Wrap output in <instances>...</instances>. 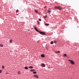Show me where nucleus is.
Returning a JSON list of instances; mask_svg holds the SVG:
<instances>
[{
  "label": "nucleus",
  "instance_id": "obj_1",
  "mask_svg": "<svg viewBox=\"0 0 79 79\" xmlns=\"http://www.w3.org/2000/svg\"><path fill=\"white\" fill-rule=\"evenodd\" d=\"M54 8L57 9V10H62V8L60 6H55Z\"/></svg>",
  "mask_w": 79,
  "mask_h": 79
},
{
  "label": "nucleus",
  "instance_id": "obj_2",
  "mask_svg": "<svg viewBox=\"0 0 79 79\" xmlns=\"http://www.w3.org/2000/svg\"><path fill=\"white\" fill-rule=\"evenodd\" d=\"M69 61H70V63H71V64H74V62L73 61V60H69Z\"/></svg>",
  "mask_w": 79,
  "mask_h": 79
},
{
  "label": "nucleus",
  "instance_id": "obj_3",
  "mask_svg": "<svg viewBox=\"0 0 79 79\" xmlns=\"http://www.w3.org/2000/svg\"><path fill=\"white\" fill-rule=\"evenodd\" d=\"M40 34H42V35H44L45 34V33L42 31H40Z\"/></svg>",
  "mask_w": 79,
  "mask_h": 79
},
{
  "label": "nucleus",
  "instance_id": "obj_4",
  "mask_svg": "<svg viewBox=\"0 0 79 79\" xmlns=\"http://www.w3.org/2000/svg\"><path fill=\"white\" fill-rule=\"evenodd\" d=\"M34 77H35L37 79L39 78V77L38 76H37V75H34L33 76Z\"/></svg>",
  "mask_w": 79,
  "mask_h": 79
},
{
  "label": "nucleus",
  "instance_id": "obj_5",
  "mask_svg": "<svg viewBox=\"0 0 79 79\" xmlns=\"http://www.w3.org/2000/svg\"><path fill=\"white\" fill-rule=\"evenodd\" d=\"M41 65L43 67H45V65L44 64H41Z\"/></svg>",
  "mask_w": 79,
  "mask_h": 79
},
{
  "label": "nucleus",
  "instance_id": "obj_6",
  "mask_svg": "<svg viewBox=\"0 0 79 79\" xmlns=\"http://www.w3.org/2000/svg\"><path fill=\"white\" fill-rule=\"evenodd\" d=\"M34 29L36 31H37V32H39V30H38L36 28V27H34Z\"/></svg>",
  "mask_w": 79,
  "mask_h": 79
},
{
  "label": "nucleus",
  "instance_id": "obj_7",
  "mask_svg": "<svg viewBox=\"0 0 79 79\" xmlns=\"http://www.w3.org/2000/svg\"><path fill=\"white\" fill-rule=\"evenodd\" d=\"M51 11H52L51 10H50V9H49L48 10V13H50V12H51Z\"/></svg>",
  "mask_w": 79,
  "mask_h": 79
},
{
  "label": "nucleus",
  "instance_id": "obj_8",
  "mask_svg": "<svg viewBox=\"0 0 79 79\" xmlns=\"http://www.w3.org/2000/svg\"><path fill=\"white\" fill-rule=\"evenodd\" d=\"M41 57H45V55H44V54H42L41 55Z\"/></svg>",
  "mask_w": 79,
  "mask_h": 79
},
{
  "label": "nucleus",
  "instance_id": "obj_9",
  "mask_svg": "<svg viewBox=\"0 0 79 79\" xmlns=\"http://www.w3.org/2000/svg\"><path fill=\"white\" fill-rule=\"evenodd\" d=\"M35 12L36 13H38V11L37 10H36L35 9Z\"/></svg>",
  "mask_w": 79,
  "mask_h": 79
},
{
  "label": "nucleus",
  "instance_id": "obj_10",
  "mask_svg": "<svg viewBox=\"0 0 79 79\" xmlns=\"http://www.w3.org/2000/svg\"><path fill=\"white\" fill-rule=\"evenodd\" d=\"M24 68L25 69H28V68L27 67H24Z\"/></svg>",
  "mask_w": 79,
  "mask_h": 79
},
{
  "label": "nucleus",
  "instance_id": "obj_11",
  "mask_svg": "<svg viewBox=\"0 0 79 79\" xmlns=\"http://www.w3.org/2000/svg\"><path fill=\"white\" fill-rule=\"evenodd\" d=\"M29 68H30V69H31V68H33V67H32V66H30L29 67Z\"/></svg>",
  "mask_w": 79,
  "mask_h": 79
},
{
  "label": "nucleus",
  "instance_id": "obj_12",
  "mask_svg": "<svg viewBox=\"0 0 79 79\" xmlns=\"http://www.w3.org/2000/svg\"><path fill=\"white\" fill-rule=\"evenodd\" d=\"M30 71H31V72H32V71H34L35 70L34 69H31L30 70Z\"/></svg>",
  "mask_w": 79,
  "mask_h": 79
},
{
  "label": "nucleus",
  "instance_id": "obj_13",
  "mask_svg": "<svg viewBox=\"0 0 79 79\" xmlns=\"http://www.w3.org/2000/svg\"><path fill=\"white\" fill-rule=\"evenodd\" d=\"M45 26H49V24H48L46 23V24H45Z\"/></svg>",
  "mask_w": 79,
  "mask_h": 79
},
{
  "label": "nucleus",
  "instance_id": "obj_14",
  "mask_svg": "<svg viewBox=\"0 0 79 79\" xmlns=\"http://www.w3.org/2000/svg\"><path fill=\"white\" fill-rule=\"evenodd\" d=\"M2 68L3 69H4V68H5V67H4V66H3V65H2Z\"/></svg>",
  "mask_w": 79,
  "mask_h": 79
},
{
  "label": "nucleus",
  "instance_id": "obj_15",
  "mask_svg": "<svg viewBox=\"0 0 79 79\" xmlns=\"http://www.w3.org/2000/svg\"><path fill=\"white\" fill-rule=\"evenodd\" d=\"M51 44H53V41H51Z\"/></svg>",
  "mask_w": 79,
  "mask_h": 79
},
{
  "label": "nucleus",
  "instance_id": "obj_16",
  "mask_svg": "<svg viewBox=\"0 0 79 79\" xmlns=\"http://www.w3.org/2000/svg\"><path fill=\"white\" fill-rule=\"evenodd\" d=\"M10 43H11V42H12V40H10Z\"/></svg>",
  "mask_w": 79,
  "mask_h": 79
},
{
  "label": "nucleus",
  "instance_id": "obj_17",
  "mask_svg": "<svg viewBox=\"0 0 79 79\" xmlns=\"http://www.w3.org/2000/svg\"><path fill=\"white\" fill-rule=\"evenodd\" d=\"M33 73V74H36V72H34Z\"/></svg>",
  "mask_w": 79,
  "mask_h": 79
},
{
  "label": "nucleus",
  "instance_id": "obj_18",
  "mask_svg": "<svg viewBox=\"0 0 79 79\" xmlns=\"http://www.w3.org/2000/svg\"><path fill=\"white\" fill-rule=\"evenodd\" d=\"M39 21H41V20L40 19H39Z\"/></svg>",
  "mask_w": 79,
  "mask_h": 79
},
{
  "label": "nucleus",
  "instance_id": "obj_19",
  "mask_svg": "<svg viewBox=\"0 0 79 79\" xmlns=\"http://www.w3.org/2000/svg\"><path fill=\"white\" fill-rule=\"evenodd\" d=\"M37 23H38V24H40L39 21H37Z\"/></svg>",
  "mask_w": 79,
  "mask_h": 79
},
{
  "label": "nucleus",
  "instance_id": "obj_20",
  "mask_svg": "<svg viewBox=\"0 0 79 79\" xmlns=\"http://www.w3.org/2000/svg\"><path fill=\"white\" fill-rule=\"evenodd\" d=\"M64 56H66V54H65L64 55Z\"/></svg>",
  "mask_w": 79,
  "mask_h": 79
},
{
  "label": "nucleus",
  "instance_id": "obj_21",
  "mask_svg": "<svg viewBox=\"0 0 79 79\" xmlns=\"http://www.w3.org/2000/svg\"><path fill=\"white\" fill-rule=\"evenodd\" d=\"M47 16H44V17L45 18H47Z\"/></svg>",
  "mask_w": 79,
  "mask_h": 79
},
{
  "label": "nucleus",
  "instance_id": "obj_22",
  "mask_svg": "<svg viewBox=\"0 0 79 79\" xmlns=\"http://www.w3.org/2000/svg\"><path fill=\"white\" fill-rule=\"evenodd\" d=\"M3 45H1L0 46V47H3Z\"/></svg>",
  "mask_w": 79,
  "mask_h": 79
},
{
  "label": "nucleus",
  "instance_id": "obj_23",
  "mask_svg": "<svg viewBox=\"0 0 79 79\" xmlns=\"http://www.w3.org/2000/svg\"><path fill=\"white\" fill-rule=\"evenodd\" d=\"M18 10H17L16 11V12L17 13H18Z\"/></svg>",
  "mask_w": 79,
  "mask_h": 79
},
{
  "label": "nucleus",
  "instance_id": "obj_24",
  "mask_svg": "<svg viewBox=\"0 0 79 79\" xmlns=\"http://www.w3.org/2000/svg\"><path fill=\"white\" fill-rule=\"evenodd\" d=\"M2 70H0V73H2Z\"/></svg>",
  "mask_w": 79,
  "mask_h": 79
},
{
  "label": "nucleus",
  "instance_id": "obj_25",
  "mask_svg": "<svg viewBox=\"0 0 79 79\" xmlns=\"http://www.w3.org/2000/svg\"><path fill=\"white\" fill-rule=\"evenodd\" d=\"M60 51H58L57 53H60Z\"/></svg>",
  "mask_w": 79,
  "mask_h": 79
},
{
  "label": "nucleus",
  "instance_id": "obj_26",
  "mask_svg": "<svg viewBox=\"0 0 79 79\" xmlns=\"http://www.w3.org/2000/svg\"><path fill=\"white\" fill-rule=\"evenodd\" d=\"M18 73L19 74H20V72H18Z\"/></svg>",
  "mask_w": 79,
  "mask_h": 79
},
{
  "label": "nucleus",
  "instance_id": "obj_27",
  "mask_svg": "<svg viewBox=\"0 0 79 79\" xmlns=\"http://www.w3.org/2000/svg\"><path fill=\"white\" fill-rule=\"evenodd\" d=\"M47 8V6H45V8Z\"/></svg>",
  "mask_w": 79,
  "mask_h": 79
},
{
  "label": "nucleus",
  "instance_id": "obj_28",
  "mask_svg": "<svg viewBox=\"0 0 79 79\" xmlns=\"http://www.w3.org/2000/svg\"><path fill=\"white\" fill-rule=\"evenodd\" d=\"M56 41H54V43H56Z\"/></svg>",
  "mask_w": 79,
  "mask_h": 79
}]
</instances>
